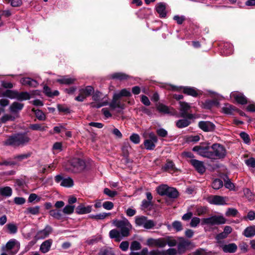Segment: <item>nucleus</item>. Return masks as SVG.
<instances>
[{
    "label": "nucleus",
    "mask_w": 255,
    "mask_h": 255,
    "mask_svg": "<svg viewBox=\"0 0 255 255\" xmlns=\"http://www.w3.org/2000/svg\"><path fill=\"white\" fill-rule=\"evenodd\" d=\"M47 165H40L38 167V171L41 173H45L50 172V170L48 169Z\"/></svg>",
    "instance_id": "nucleus-58"
},
{
    "label": "nucleus",
    "mask_w": 255,
    "mask_h": 255,
    "mask_svg": "<svg viewBox=\"0 0 255 255\" xmlns=\"http://www.w3.org/2000/svg\"><path fill=\"white\" fill-rule=\"evenodd\" d=\"M212 157L211 159H220L224 158L226 154L224 147L218 143H215L211 146Z\"/></svg>",
    "instance_id": "nucleus-4"
},
{
    "label": "nucleus",
    "mask_w": 255,
    "mask_h": 255,
    "mask_svg": "<svg viewBox=\"0 0 255 255\" xmlns=\"http://www.w3.org/2000/svg\"><path fill=\"white\" fill-rule=\"evenodd\" d=\"M235 110V107L230 104H226L222 108L223 112L227 114H232Z\"/></svg>",
    "instance_id": "nucleus-44"
},
{
    "label": "nucleus",
    "mask_w": 255,
    "mask_h": 255,
    "mask_svg": "<svg viewBox=\"0 0 255 255\" xmlns=\"http://www.w3.org/2000/svg\"><path fill=\"white\" fill-rule=\"evenodd\" d=\"M8 233L14 234L17 232V227L13 223H9L6 225Z\"/></svg>",
    "instance_id": "nucleus-43"
},
{
    "label": "nucleus",
    "mask_w": 255,
    "mask_h": 255,
    "mask_svg": "<svg viewBox=\"0 0 255 255\" xmlns=\"http://www.w3.org/2000/svg\"><path fill=\"white\" fill-rule=\"evenodd\" d=\"M30 156V153L22 154L15 156L14 158L18 161H21L23 159H26Z\"/></svg>",
    "instance_id": "nucleus-61"
},
{
    "label": "nucleus",
    "mask_w": 255,
    "mask_h": 255,
    "mask_svg": "<svg viewBox=\"0 0 255 255\" xmlns=\"http://www.w3.org/2000/svg\"><path fill=\"white\" fill-rule=\"evenodd\" d=\"M16 97L15 99L19 101L28 100L30 98L29 94L26 92L18 93L16 91Z\"/></svg>",
    "instance_id": "nucleus-34"
},
{
    "label": "nucleus",
    "mask_w": 255,
    "mask_h": 255,
    "mask_svg": "<svg viewBox=\"0 0 255 255\" xmlns=\"http://www.w3.org/2000/svg\"><path fill=\"white\" fill-rule=\"evenodd\" d=\"M103 95L100 92H95L93 95L92 99L95 102H92L90 105L92 108H99L102 106H106L107 102H102Z\"/></svg>",
    "instance_id": "nucleus-7"
},
{
    "label": "nucleus",
    "mask_w": 255,
    "mask_h": 255,
    "mask_svg": "<svg viewBox=\"0 0 255 255\" xmlns=\"http://www.w3.org/2000/svg\"><path fill=\"white\" fill-rule=\"evenodd\" d=\"M57 81L60 84L70 85L74 83L75 79L66 76L60 79H57Z\"/></svg>",
    "instance_id": "nucleus-31"
},
{
    "label": "nucleus",
    "mask_w": 255,
    "mask_h": 255,
    "mask_svg": "<svg viewBox=\"0 0 255 255\" xmlns=\"http://www.w3.org/2000/svg\"><path fill=\"white\" fill-rule=\"evenodd\" d=\"M245 164L254 173H255V158L250 157L245 160Z\"/></svg>",
    "instance_id": "nucleus-30"
},
{
    "label": "nucleus",
    "mask_w": 255,
    "mask_h": 255,
    "mask_svg": "<svg viewBox=\"0 0 255 255\" xmlns=\"http://www.w3.org/2000/svg\"><path fill=\"white\" fill-rule=\"evenodd\" d=\"M60 185L62 186L70 187L73 186L74 182L71 178L68 177L64 178L63 180L60 183Z\"/></svg>",
    "instance_id": "nucleus-38"
},
{
    "label": "nucleus",
    "mask_w": 255,
    "mask_h": 255,
    "mask_svg": "<svg viewBox=\"0 0 255 255\" xmlns=\"http://www.w3.org/2000/svg\"><path fill=\"white\" fill-rule=\"evenodd\" d=\"M157 109L158 110V111H159V112L165 114H173L174 113L173 109H170L168 107L162 104H159L157 106Z\"/></svg>",
    "instance_id": "nucleus-26"
},
{
    "label": "nucleus",
    "mask_w": 255,
    "mask_h": 255,
    "mask_svg": "<svg viewBox=\"0 0 255 255\" xmlns=\"http://www.w3.org/2000/svg\"><path fill=\"white\" fill-rule=\"evenodd\" d=\"M64 166L67 171L77 173L82 172L85 168L86 164L83 160L79 158H73L68 160Z\"/></svg>",
    "instance_id": "nucleus-3"
},
{
    "label": "nucleus",
    "mask_w": 255,
    "mask_h": 255,
    "mask_svg": "<svg viewBox=\"0 0 255 255\" xmlns=\"http://www.w3.org/2000/svg\"><path fill=\"white\" fill-rule=\"evenodd\" d=\"M209 202L211 204L216 205H224L226 204L225 198L218 195H214L210 197L209 198Z\"/></svg>",
    "instance_id": "nucleus-17"
},
{
    "label": "nucleus",
    "mask_w": 255,
    "mask_h": 255,
    "mask_svg": "<svg viewBox=\"0 0 255 255\" xmlns=\"http://www.w3.org/2000/svg\"><path fill=\"white\" fill-rule=\"evenodd\" d=\"M193 151L197 152L201 156L211 158L212 157L211 146H195L193 148Z\"/></svg>",
    "instance_id": "nucleus-10"
},
{
    "label": "nucleus",
    "mask_w": 255,
    "mask_h": 255,
    "mask_svg": "<svg viewBox=\"0 0 255 255\" xmlns=\"http://www.w3.org/2000/svg\"><path fill=\"white\" fill-rule=\"evenodd\" d=\"M165 195L170 198H176L178 196V192L175 188L169 187Z\"/></svg>",
    "instance_id": "nucleus-33"
},
{
    "label": "nucleus",
    "mask_w": 255,
    "mask_h": 255,
    "mask_svg": "<svg viewBox=\"0 0 255 255\" xmlns=\"http://www.w3.org/2000/svg\"><path fill=\"white\" fill-rule=\"evenodd\" d=\"M75 206L72 205H67L63 209V212L65 214H71L73 213Z\"/></svg>",
    "instance_id": "nucleus-49"
},
{
    "label": "nucleus",
    "mask_w": 255,
    "mask_h": 255,
    "mask_svg": "<svg viewBox=\"0 0 255 255\" xmlns=\"http://www.w3.org/2000/svg\"><path fill=\"white\" fill-rule=\"evenodd\" d=\"M52 228L50 226H46L45 228L38 232L37 234L38 239H44L47 237L51 232Z\"/></svg>",
    "instance_id": "nucleus-25"
},
{
    "label": "nucleus",
    "mask_w": 255,
    "mask_h": 255,
    "mask_svg": "<svg viewBox=\"0 0 255 255\" xmlns=\"http://www.w3.org/2000/svg\"><path fill=\"white\" fill-rule=\"evenodd\" d=\"M183 92L188 95L196 97L198 95L197 91L192 87H183Z\"/></svg>",
    "instance_id": "nucleus-36"
},
{
    "label": "nucleus",
    "mask_w": 255,
    "mask_h": 255,
    "mask_svg": "<svg viewBox=\"0 0 255 255\" xmlns=\"http://www.w3.org/2000/svg\"><path fill=\"white\" fill-rule=\"evenodd\" d=\"M199 127L203 131H212L215 129V125L209 121H201L198 123Z\"/></svg>",
    "instance_id": "nucleus-14"
},
{
    "label": "nucleus",
    "mask_w": 255,
    "mask_h": 255,
    "mask_svg": "<svg viewBox=\"0 0 255 255\" xmlns=\"http://www.w3.org/2000/svg\"><path fill=\"white\" fill-rule=\"evenodd\" d=\"M30 141V138L25 133H18L9 136L4 141L5 145L13 147H22L27 144Z\"/></svg>",
    "instance_id": "nucleus-2"
},
{
    "label": "nucleus",
    "mask_w": 255,
    "mask_h": 255,
    "mask_svg": "<svg viewBox=\"0 0 255 255\" xmlns=\"http://www.w3.org/2000/svg\"><path fill=\"white\" fill-rule=\"evenodd\" d=\"M168 188L169 186H168L167 185L163 184L157 187L156 188V191L159 195L164 196L166 194Z\"/></svg>",
    "instance_id": "nucleus-39"
},
{
    "label": "nucleus",
    "mask_w": 255,
    "mask_h": 255,
    "mask_svg": "<svg viewBox=\"0 0 255 255\" xmlns=\"http://www.w3.org/2000/svg\"><path fill=\"white\" fill-rule=\"evenodd\" d=\"M40 211V207L38 206L34 207H30L26 209L24 213L27 215L31 214L33 215H37Z\"/></svg>",
    "instance_id": "nucleus-29"
},
{
    "label": "nucleus",
    "mask_w": 255,
    "mask_h": 255,
    "mask_svg": "<svg viewBox=\"0 0 255 255\" xmlns=\"http://www.w3.org/2000/svg\"><path fill=\"white\" fill-rule=\"evenodd\" d=\"M238 213V211L237 209L235 208H229L227 209L226 212V216L228 217H235Z\"/></svg>",
    "instance_id": "nucleus-48"
},
{
    "label": "nucleus",
    "mask_w": 255,
    "mask_h": 255,
    "mask_svg": "<svg viewBox=\"0 0 255 255\" xmlns=\"http://www.w3.org/2000/svg\"><path fill=\"white\" fill-rule=\"evenodd\" d=\"M180 115L179 117L182 118L188 117L189 119H194V115L191 113H189L191 106L190 105L184 102H180Z\"/></svg>",
    "instance_id": "nucleus-8"
},
{
    "label": "nucleus",
    "mask_w": 255,
    "mask_h": 255,
    "mask_svg": "<svg viewBox=\"0 0 255 255\" xmlns=\"http://www.w3.org/2000/svg\"><path fill=\"white\" fill-rule=\"evenodd\" d=\"M244 235L248 238L253 237L255 235V226L247 228L244 231Z\"/></svg>",
    "instance_id": "nucleus-35"
},
{
    "label": "nucleus",
    "mask_w": 255,
    "mask_h": 255,
    "mask_svg": "<svg viewBox=\"0 0 255 255\" xmlns=\"http://www.w3.org/2000/svg\"><path fill=\"white\" fill-rule=\"evenodd\" d=\"M94 88L90 86L79 90V94L75 98V100L78 102H83L87 97L94 92Z\"/></svg>",
    "instance_id": "nucleus-9"
},
{
    "label": "nucleus",
    "mask_w": 255,
    "mask_h": 255,
    "mask_svg": "<svg viewBox=\"0 0 255 255\" xmlns=\"http://www.w3.org/2000/svg\"><path fill=\"white\" fill-rule=\"evenodd\" d=\"M226 223V219L223 216H214L202 220V225H219Z\"/></svg>",
    "instance_id": "nucleus-6"
},
{
    "label": "nucleus",
    "mask_w": 255,
    "mask_h": 255,
    "mask_svg": "<svg viewBox=\"0 0 255 255\" xmlns=\"http://www.w3.org/2000/svg\"><path fill=\"white\" fill-rule=\"evenodd\" d=\"M172 226L176 230V231H180L182 230V224L179 221H174L172 223Z\"/></svg>",
    "instance_id": "nucleus-56"
},
{
    "label": "nucleus",
    "mask_w": 255,
    "mask_h": 255,
    "mask_svg": "<svg viewBox=\"0 0 255 255\" xmlns=\"http://www.w3.org/2000/svg\"><path fill=\"white\" fill-rule=\"evenodd\" d=\"M110 107L112 110H115L116 108L123 110L125 109V104L122 103L119 96L114 94L112 102L110 104Z\"/></svg>",
    "instance_id": "nucleus-13"
},
{
    "label": "nucleus",
    "mask_w": 255,
    "mask_h": 255,
    "mask_svg": "<svg viewBox=\"0 0 255 255\" xmlns=\"http://www.w3.org/2000/svg\"><path fill=\"white\" fill-rule=\"evenodd\" d=\"M12 189L9 187L0 188V194L3 196L10 197L12 194Z\"/></svg>",
    "instance_id": "nucleus-37"
},
{
    "label": "nucleus",
    "mask_w": 255,
    "mask_h": 255,
    "mask_svg": "<svg viewBox=\"0 0 255 255\" xmlns=\"http://www.w3.org/2000/svg\"><path fill=\"white\" fill-rule=\"evenodd\" d=\"M148 137L149 139L144 140V145L146 149L153 150L155 147V143L157 142V137L153 132L149 133Z\"/></svg>",
    "instance_id": "nucleus-12"
},
{
    "label": "nucleus",
    "mask_w": 255,
    "mask_h": 255,
    "mask_svg": "<svg viewBox=\"0 0 255 255\" xmlns=\"http://www.w3.org/2000/svg\"><path fill=\"white\" fill-rule=\"evenodd\" d=\"M49 214L53 218L57 220H60L62 219V215L60 210H51L49 211Z\"/></svg>",
    "instance_id": "nucleus-40"
},
{
    "label": "nucleus",
    "mask_w": 255,
    "mask_h": 255,
    "mask_svg": "<svg viewBox=\"0 0 255 255\" xmlns=\"http://www.w3.org/2000/svg\"><path fill=\"white\" fill-rule=\"evenodd\" d=\"M166 244H167L170 247H174L176 245L177 242L172 237H166Z\"/></svg>",
    "instance_id": "nucleus-52"
},
{
    "label": "nucleus",
    "mask_w": 255,
    "mask_h": 255,
    "mask_svg": "<svg viewBox=\"0 0 255 255\" xmlns=\"http://www.w3.org/2000/svg\"><path fill=\"white\" fill-rule=\"evenodd\" d=\"M24 104L17 102H13L9 107V111L12 114L18 115V113L23 109Z\"/></svg>",
    "instance_id": "nucleus-15"
},
{
    "label": "nucleus",
    "mask_w": 255,
    "mask_h": 255,
    "mask_svg": "<svg viewBox=\"0 0 255 255\" xmlns=\"http://www.w3.org/2000/svg\"><path fill=\"white\" fill-rule=\"evenodd\" d=\"M115 94L118 96L120 98L122 97H130L131 95L130 90L127 89H123L119 93Z\"/></svg>",
    "instance_id": "nucleus-46"
},
{
    "label": "nucleus",
    "mask_w": 255,
    "mask_h": 255,
    "mask_svg": "<svg viewBox=\"0 0 255 255\" xmlns=\"http://www.w3.org/2000/svg\"><path fill=\"white\" fill-rule=\"evenodd\" d=\"M30 128L34 130L44 131L46 129L47 127L43 125L35 124L30 125Z\"/></svg>",
    "instance_id": "nucleus-42"
},
{
    "label": "nucleus",
    "mask_w": 255,
    "mask_h": 255,
    "mask_svg": "<svg viewBox=\"0 0 255 255\" xmlns=\"http://www.w3.org/2000/svg\"><path fill=\"white\" fill-rule=\"evenodd\" d=\"M103 207L106 210H111L114 207V204L110 201H106L103 204Z\"/></svg>",
    "instance_id": "nucleus-63"
},
{
    "label": "nucleus",
    "mask_w": 255,
    "mask_h": 255,
    "mask_svg": "<svg viewBox=\"0 0 255 255\" xmlns=\"http://www.w3.org/2000/svg\"><path fill=\"white\" fill-rule=\"evenodd\" d=\"M192 119H189L188 117L183 118L182 119H180L176 122V126L179 128H186L189 126L191 124V120Z\"/></svg>",
    "instance_id": "nucleus-19"
},
{
    "label": "nucleus",
    "mask_w": 255,
    "mask_h": 255,
    "mask_svg": "<svg viewBox=\"0 0 255 255\" xmlns=\"http://www.w3.org/2000/svg\"><path fill=\"white\" fill-rule=\"evenodd\" d=\"M92 211V207L91 206H85L81 204L76 209V212L78 214H85L90 213Z\"/></svg>",
    "instance_id": "nucleus-22"
},
{
    "label": "nucleus",
    "mask_w": 255,
    "mask_h": 255,
    "mask_svg": "<svg viewBox=\"0 0 255 255\" xmlns=\"http://www.w3.org/2000/svg\"><path fill=\"white\" fill-rule=\"evenodd\" d=\"M200 222V219L198 217H193L191 219L190 225L192 227H196Z\"/></svg>",
    "instance_id": "nucleus-55"
},
{
    "label": "nucleus",
    "mask_w": 255,
    "mask_h": 255,
    "mask_svg": "<svg viewBox=\"0 0 255 255\" xmlns=\"http://www.w3.org/2000/svg\"><path fill=\"white\" fill-rule=\"evenodd\" d=\"M130 248L133 251L139 250L141 249V245L138 242L135 241L132 242Z\"/></svg>",
    "instance_id": "nucleus-54"
},
{
    "label": "nucleus",
    "mask_w": 255,
    "mask_h": 255,
    "mask_svg": "<svg viewBox=\"0 0 255 255\" xmlns=\"http://www.w3.org/2000/svg\"><path fill=\"white\" fill-rule=\"evenodd\" d=\"M99 255H114L113 252L111 249H103L101 250L99 253Z\"/></svg>",
    "instance_id": "nucleus-60"
},
{
    "label": "nucleus",
    "mask_w": 255,
    "mask_h": 255,
    "mask_svg": "<svg viewBox=\"0 0 255 255\" xmlns=\"http://www.w3.org/2000/svg\"><path fill=\"white\" fill-rule=\"evenodd\" d=\"M166 245V238L156 239L155 247L163 248Z\"/></svg>",
    "instance_id": "nucleus-50"
},
{
    "label": "nucleus",
    "mask_w": 255,
    "mask_h": 255,
    "mask_svg": "<svg viewBox=\"0 0 255 255\" xmlns=\"http://www.w3.org/2000/svg\"><path fill=\"white\" fill-rule=\"evenodd\" d=\"M19 247V243L15 239L10 240L5 246L1 248L2 252H6L10 255H14L16 252L11 251L15 246Z\"/></svg>",
    "instance_id": "nucleus-11"
},
{
    "label": "nucleus",
    "mask_w": 255,
    "mask_h": 255,
    "mask_svg": "<svg viewBox=\"0 0 255 255\" xmlns=\"http://www.w3.org/2000/svg\"><path fill=\"white\" fill-rule=\"evenodd\" d=\"M232 97L239 104L244 105L247 103V99L245 96L241 93L235 92L232 94Z\"/></svg>",
    "instance_id": "nucleus-20"
},
{
    "label": "nucleus",
    "mask_w": 255,
    "mask_h": 255,
    "mask_svg": "<svg viewBox=\"0 0 255 255\" xmlns=\"http://www.w3.org/2000/svg\"><path fill=\"white\" fill-rule=\"evenodd\" d=\"M8 3H10L12 6L16 7L20 6L22 3L21 0H5Z\"/></svg>",
    "instance_id": "nucleus-59"
},
{
    "label": "nucleus",
    "mask_w": 255,
    "mask_h": 255,
    "mask_svg": "<svg viewBox=\"0 0 255 255\" xmlns=\"http://www.w3.org/2000/svg\"><path fill=\"white\" fill-rule=\"evenodd\" d=\"M166 4L163 2L158 3L156 6V10L160 17H165L166 15Z\"/></svg>",
    "instance_id": "nucleus-21"
},
{
    "label": "nucleus",
    "mask_w": 255,
    "mask_h": 255,
    "mask_svg": "<svg viewBox=\"0 0 255 255\" xmlns=\"http://www.w3.org/2000/svg\"><path fill=\"white\" fill-rule=\"evenodd\" d=\"M222 249L225 253H234L237 250V246L235 243L223 245Z\"/></svg>",
    "instance_id": "nucleus-23"
},
{
    "label": "nucleus",
    "mask_w": 255,
    "mask_h": 255,
    "mask_svg": "<svg viewBox=\"0 0 255 255\" xmlns=\"http://www.w3.org/2000/svg\"><path fill=\"white\" fill-rule=\"evenodd\" d=\"M190 163L199 173L203 174L205 172V167L203 162L196 159H191Z\"/></svg>",
    "instance_id": "nucleus-16"
},
{
    "label": "nucleus",
    "mask_w": 255,
    "mask_h": 255,
    "mask_svg": "<svg viewBox=\"0 0 255 255\" xmlns=\"http://www.w3.org/2000/svg\"><path fill=\"white\" fill-rule=\"evenodd\" d=\"M113 225L120 229V232L117 229H113L109 232V236L111 239H114L117 242H120L123 237L129 236L132 226L126 218L122 220H114Z\"/></svg>",
    "instance_id": "nucleus-1"
},
{
    "label": "nucleus",
    "mask_w": 255,
    "mask_h": 255,
    "mask_svg": "<svg viewBox=\"0 0 255 255\" xmlns=\"http://www.w3.org/2000/svg\"><path fill=\"white\" fill-rule=\"evenodd\" d=\"M104 193L110 197H114L117 195V192L116 191H111L109 188H105Z\"/></svg>",
    "instance_id": "nucleus-57"
},
{
    "label": "nucleus",
    "mask_w": 255,
    "mask_h": 255,
    "mask_svg": "<svg viewBox=\"0 0 255 255\" xmlns=\"http://www.w3.org/2000/svg\"><path fill=\"white\" fill-rule=\"evenodd\" d=\"M164 255H176L177 252L175 249H169L166 251H163Z\"/></svg>",
    "instance_id": "nucleus-62"
},
{
    "label": "nucleus",
    "mask_w": 255,
    "mask_h": 255,
    "mask_svg": "<svg viewBox=\"0 0 255 255\" xmlns=\"http://www.w3.org/2000/svg\"><path fill=\"white\" fill-rule=\"evenodd\" d=\"M20 83L24 86L30 87H36L38 85L37 82L29 77L23 78L20 80Z\"/></svg>",
    "instance_id": "nucleus-18"
},
{
    "label": "nucleus",
    "mask_w": 255,
    "mask_h": 255,
    "mask_svg": "<svg viewBox=\"0 0 255 255\" xmlns=\"http://www.w3.org/2000/svg\"><path fill=\"white\" fill-rule=\"evenodd\" d=\"M111 78L114 79H117L119 80H127L129 78V76L124 73L117 72L111 75Z\"/></svg>",
    "instance_id": "nucleus-32"
},
{
    "label": "nucleus",
    "mask_w": 255,
    "mask_h": 255,
    "mask_svg": "<svg viewBox=\"0 0 255 255\" xmlns=\"http://www.w3.org/2000/svg\"><path fill=\"white\" fill-rule=\"evenodd\" d=\"M129 138L130 140L135 144H138L140 142V137L139 135L136 133L132 134Z\"/></svg>",
    "instance_id": "nucleus-53"
},
{
    "label": "nucleus",
    "mask_w": 255,
    "mask_h": 255,
    "mask_svg": "<svg viewBox=\"0 0 255 255\" xmlns=\"http://www.w3.org/2000/svg\"><path fill=\"white\" fill-rule=\"evenodd\" d=\"M189 245V242L184 239H181L178 244V251L180 253H183Z\"/></svg>",
    "instance_id": "nucleus-27"
},
{
    "label": "nucleus",
    "mask_w": 255,
    "mask_h": 255,
    "mask_svg": "<svg viewBox=\"0 0 255 255\" xmlns=\"http://www.w3.org/2000/svg\"><path fill=\"white\" fill-rule=\"evenodd\" d=\"M223 186V183L221 179H215L212 184V186L213 189L218 190L222 187Z\"/></svg>",
    "instance_id": "nucleus-45"
},
{
    "label": "nucleus",
    "mask_w": 255,
    "mask_h": 255,
    "mask_svg": "<svg viewBox=\"0 0 255 255\" xmlns=\"http://www.w3.org/2000/svg\"><path fill=\"white\" fill-rule=\"evenodd\" d=\"M19 117V115H9V114H5L0 119V123H5L7 121H14L16 119Z\"/></svg>",
    "instance_id": "nucleus-28"
},
{
    "label": "nucleus",
    "mask_w": 255,
    "mask_h": 255,
    "mask_svg": "<svg viewBox=\"0 0 255 255\" xmlns=\"http://www.w3.org/2000/svg\"><path fill=\"white\" fill-rule=\"evenodd\" d=\"M207 213V208L205 207H198L196 209V213L198 216H201Z\"/></svg>",
    "instance_id": "nucleus-51"
},
{
    "label": "nucleus",
    "mask_w": 255,
    "mask_h": 255,
    "mask_svg": "<svg viewBox=\"0 0 255 255\" xmlns=\"http://www.w3.org/2000/svg\"><path fill=\"white\" fill-rule=\"evenodd\" d=\"M52 244V241L51 239L44 241L40 246V251L44 254L47 253L50 250Z\"/></svg>",
    "instance_id": "nucleus-24"
},
{
    "label": "nucleus",
    "mask_w": 255,
    "mask_h": 255,
    "mask_svg": "<svg viewBox=\"0 0 255 255\" xmlns=\"http://www.w3.org/2000/svg\"><path fill=\"white\" fill-rule=\"evenodd\" d=\"M129 247V243L128 241L122 242L120 245V249L123 251H126L128 250Z\"/></svg>",
    "instance_id": "nucleus-64"
},
{
    "label": "nucleus",
    "mask_w": 255,
    "mask_h": 255,
    "mask_svg": "<svg viewBox=\"0 0 255 255\" xmlns=\"http://www.w3.org/2000/svg\"><path fill=\"white\" fill-rule=\"evenodd\" d=\"M135 223L136 226L143 227L146 229H151L155 226V223L151 220H148L144 216H137L135 217Z\"/></svg>",
    "instance_id": "nucleus-5"
},
{
    "label": "nucleus",
    "mask_w": 255,
    "mask_h": 255,
    "mask_svg": "<svg viewBox=\"0 0 255 255\" xmlns=\"http://www.w3.org/2000/svg\"><path fill=\"white\" fill-rule=\"evenodd\" d=\"M32 111L34 112L36 118L40 121H44L46 119V116L45 114L39 110H34V109Z\"/></svg>",
    "instance_id": "nucleus-47"
},
{
    "label": "nucleus",
    "mask_w": 255,
    "mask_h": 255,
    "mask_svg": "<svg viewBox=\"0 0 255 255\" xmlns=\"http://www.w3.org/2000/svg\"><path fill=\"white\" fill-rule=\"evenodd\" d=\"M16 91L6 90L3 92V97L9 98L11 99H15Z\"/></svg>",
    "instance_id": "nucleus-41"
}]
</instances>
